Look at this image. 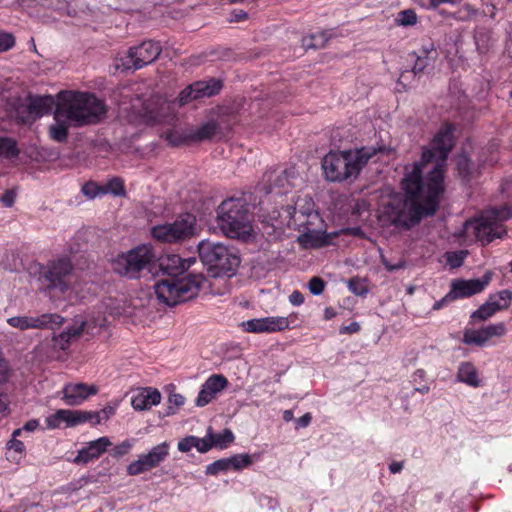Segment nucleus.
Wrapping results in <instances>:
<instances>
[{
	"label": "nucleus",
	"instance_id": "46",
	"mask_svg": "<svg viewBox=\"0 0 512 512\" xmlns=\"http://www.w3.org/2000/svg\"><path fill=\"white\" fill-rule=\"evenodd\" d=\"M133 447V440H124L120 444L116 445L111 452V455L115 458L122 457L130 452Z\"/></svg>",
	"mask_w": 512,
	"mask_h": 512
},
{
	"label": "nucleus",
	"instance_id": "34",
	"mask_svg": "<svg viewBox=\"0 0 512 512\" xmlns=\"http://www.w3.org/2000/svg\"><path fill=\"white\" fill-rule=\"evenodd\" d=\"M209 436H211L213 446L220 449L226 448L234 441V435L229 429H225L223 432L214 435L209 433Z\"/></svg>",
	"mask_w": 512,
	"mask_h": 512
},
{
	"label": "nucleus",
	"instance_id": "18",
	"mask_svg": "<svg viewBox=\"0 0 512 512\" xmlns=\"http://www.w3.org/2000/svg\"><path fill=\"white\" fill-rule=\"evenodd\" d=\"M158 261L163 273L169 276H178L188 270L196 262V258H181L177 254H165Z\"/></svg>",
	"mask_w": 512,
	"mask_h": 512
},
{
	"label": "nucleus",
	"instance_id": "10",
	"mask_svg": "<svg viewBox=\"0 0 512 512\" xmlns=\"http://www.w3.org/2000/svg\"><path fill=\"white\" fill-rule=\"evenodd\" d=\"M196 234V217L190 213L179 215L173 222L155 225L151 235L162 243L175 244L186 241Z\"/></svg>",
	"mask_w": 512,
	"mask_h": 512
},
{
	"label": "nucleus",
	"instance_id": "48",
	"mask_svg": "<svg viewBox=\"0 0 512 512\" xmlns=\"http://www.w3.org/2000/svg\"><path fill=\"white\" fill-rule=\"evenodd\" d=\"M308 288L313 295H320L325 288V282L319 277H313L308 283Z\"/></svg>",
	"mask_w": 512,
	"mask_h": 512
},
{
	"label": "nucleus",
	"instance_id": "22",
	"mask_svg": "<svg viewBox=\"0 0 512 512\" xmlns=\"http://www.w3.org/2000/svg\"><path fill=\"white\" fill-rule=\"evenodd\" d=\"M161 401V394L156 388L145 387L138 389L131 397V405L137 411L149 410Z\"/></svg>",
	"mask_w": 512,
	"mask_h": 512
},
{
	"label": "nucleus",
	"instance_id": "1",
	"mask_svg": "<svg viewBox=\"0 0 512 512\" xmlns=\"http://www.w3.org/2000/svg\"><path fill=\"white\" fill-rule=\"evenodd\" d=\"M454 128L445 124L426 148L421 160L405 167L401 181L404 193H395L383 199L379 209V221L383 226L397 230H409L422 217L433 215L444 191V169L451 151Z\"/></svg>",
	"mask_w": 512,
	"mask_h": 512
},
{
	"label": "nucleus",
	"instance_id": "59",
	"mask_svg": "<svg viewBox=\"0 0 512 512\" xmlns=\"http://www.w3.org/2000/svg\"><path fill=\"white\" fill-rule=\"evenodd\" d=\"M169 403L179 408L184 405L185 398L181 394L173 393L169 395Z\"/></svg>",
	"mask_w": 512,
	"mask_h": 512
},
{
	"label": "nucleus",
	"instance_id": "53",
	"mask_svg": "<svg viewBox=\"0 0 512 512\" xmlns=\"http://www.w3.org/2000/svg\"><path fill=\"white\" fill-rule=\"evenodd\" d=\"M39 426V422L38 420H29L28 422H26V424L23 426V428H20V429H16L14 432H13V436L14 437H17L21 434L22 431H28V432H33L35 431Z\"/></svg>",
	"mask_w": 512,
	"mask_h": 512
},
{
	"label": "nucleus",
	"instance_id": "2",
	"mask_svg": "<svg viewBox=\"0 0 512 512\" xmlns=\"http://www.w3.org/2000/svg\"><path fill=\"white\" fill-rule=\"evenodd\" d=\"M106 106L94 94L78 91H61L57 94L54 123L49 127L52 140H67L70 126L81 127L100 122L106 116Z\"/></svg>",
	"mask_w": 512,
	"mask_h": 512
},
{
	"label": "nucleus",
	"instance_id": "50",
	"mask_svg": "<svg viewBox=\"0 0 512 512\" xmlns=\"http://www.w3.org/2000/svg\"><path fill=\"white\" fill-rule=\"evenodd\" d=\"M73 415H74V426H76L78 424L86 423V422L91 423V416H92L91 411L73 410Z\"/></svg>",
	"mask_w": 512,
	"mask_h": 512
},
{
	"label": "nucleus",
	"instance_id": "17",
	"mask_svg": "<svg viewBox=\"0 0 512 512\" xmlns=\"http://www.w3.org/2000/svg\"><path fill=\"white\" fill-rule=\"evenodd\" d=\"M228 386V380L221 374L210 376L202 385L196 399V405L203 407L211 402L217 393L221 392Z\"/></svg>",
	"mask_w": 512,
	"mask_h": 512
},
{
	"label": "nucleus",
	"instance_id": "21",
	"mask_svg": "<svg viewBox=\"0 0 512 512\" xmlns=\"http://www.w3.org/2000/svg\"><path fill=\"white\" fill-rule=\"evenodd\" d=\"M97 393L95 386L84 383L68 384L63 388L64 401L67 405L77 406L83 403L90 395Z\"/></svg>",
	"mask_w": 512,
	"mask_h": 512
},
{
	"label": "nucleus",
	"instance_id": "33",
	"mask_svg": "<svg viewBox=\"0 0 512 512\" xmlns=\"http://www.w3.org/2000/svg\"><path fill=\"white\" fill-rule=\"evenodd\" d=\"M103 195L112 194L114 196H124L125 188L124 182L121 178L114 177L108 180L105 184L102 185Z\"/></svg>",
	"mask_w": 512,
	"mask_h": 512
},
{
	"label": "nucleus",
	"instance_id": "57",
	"mask_svg": "<svg viewBox=\"0 0 512 512\" xmlns=\"http://www.w3.org/2000/svg\"><path fill=\"white\" fill-rule=\"evenodd\" d=\"M7 446L9 449L14 450L15 452L22 453L25 450V446L22 441L17 440L16 437L13 436V439H11Z\"/></svg>",
	"mask_w": 512,
	"mask_h": 512
},
{
	"label": "nucleus",
	"instance_id": "40",
	"mask_svg": "<svg viewBox=\"0 0 512 512\" xmlns=\"http://www.w3.org/2000/svg\"><path fill=\"white\" fill-rule=\"evenodd\" d=\"M228 470H230L228 458H223V459L214 461L213 463L209 464L206 467L205 472L207 475H217L220 472H225Z\"/></svg>",
	"mask_w": 512,
	"mask_h": 512
},
{
	"label": "nucleus",
	"instance_id": "25",
	"mask_svg": "<svg viewBox=\"0 0 512 512\" xmlns=\"http://www.w3.org/2000/svg\"><path fill=\"white\" fill-rule=\"evenodd\" d=\"M194 92V98L200 99L211 97L219 93L222 88V82L218 79L211 78L207 81H196L191 84Z\"/></svg>",
	"mask_w": 512,
	"mask_h": 512
},
{
	"label": "nucleus",
	"instance_id": "16",
	"mask_svg": "<svg viewBox=\"0 0 512 512\" xmlns=\"http://www.w3.org/2000/svg\"><path fill=\"white\" fill-rule=\"evenodd\" d=\"M242 326L251 333L276 332L288 328L289 322L285 317H265L248 320Z\"/></svg>",
	"mask_w": 512,
	"mask_h": 512
},
{
	"label": "nucleus",
	"instance_id": "32",
	"mask_svg": "<svg viewBox=\"0 0 512 512\" xmlns=\"http://www.w3.org/2000/svg\"><path fill=\"white\" fill-rule=\"evenodd\" d=\"M20 151L17 143L10 137L0 136V156L8 159L18 157Z\"/></svg>",
	"mask_w": 512,
	"mask_h": 512
},
{
	"label": "nucleus",
	"instance_id": "44",
	"mask_svg": "<svg viewBox=\"0 0 512 512\" xmlns=\"http://www.w3.org/2000/svg\"><path fill=\"white\" fill-rule=\"evenodd\" d=\"M298 202L296 203V206H298ZM290 207L287 208V211L288 213L291 215V219L294 221L295 224H298V225H304L305 224V221H304V218L305 217H309L312 215V212L310 210V208L308 207L307 210L303 211V210H298L297 207H294L292 208L293 211L290 212Z\"/></svg>",
	"mask_w": 512,
	"mask_h": 512
},
{
	"label": "nucleus",
	"instance_id": "39",
	"mask_svg": "<svg viewBox=\"0 0 512 512\" xmlns=\"http://www.w3.org/2000/svg\"><path fill=\"white\" fill-rule=\"evenodd\" d=\"M299 240L305 247H321L326 243L322 237L314 235L313 231L304 233Z\"/></svg>",
	"mask_w": 512,
	"mask_h": 512
},
{
	"label": "nucleus",
	"instance_id": "24",
	"mask_svg": "<svg viewBox=\"0 0 512 512\" xmlns=\"http://www.w3.org/2000/svg\"><path fill=\"white\" fill-rule=\"evenodd\" d=\"M57 102L51 95L29 97L28 110L30 114L40 117L48 114Z\"/></svg>",
	"mask_w": 512,
	"mask_h": 512
},
{
	"label": "nucleus",
	"instance_id": "60",
	"mask_svg": "<svg viewBox=\"0 0 512 512\" xmlns=\"http://www.w3.org/2000/svg\"><path fill=\"white\" fill-rule=\"evenodd\" d=\"M289 301L294 306H299L304 302V296L299 291H294L289 296Z\"/></svg>",
	"mask_w": 512,
	"mask_h": 512
},
{
	"label": "nucleus",
	"instance_id": "7",
	"mask_svg": "<svg viewBox=\"0 0 512 512\" xmlns=\"http://www.w3.org/2000/svg\"><path fill=\"white\" fill-rule=\"evenodd\" d=\"M156 259L152 245L141 244L118 254L111 264L115 273L129 279H137L143 271H151Z\"/></svg>",
	"mask_w": 512,
	"mask_h": 512
},
{
	"label": "nucleus",
	"instance_id": "3",
	"mask_svg": "<svg viewBox=\"0 0 512 512\" xmlns=\"http://www.w3.org/2000/svg\"><path fill=\"white\" fill-rule=\"evenodd\" d=\"M382 151V147L374 146L330 151L321 163L325 178L330 182L352 181L358 177L368 161Z\"/></svg>",
	"mask_w": 512,
	"mask_h": 512
},
{
	"label": "nucleus",
	"instance_id": "23",
	"mask_svg": "<svg viewBox=\"0 0 512 512\" xmlns=\"http://www.w3.org/2000/svg\"><path fill=\"white\" fill-rule=\"evenodd\" d=\"M219 130V124L215 120H210L201 124L199 127L188 129V137L191 141L202 142L212 139Z\"/></svg>",
	"mask_w": 512,
	"mask_h": 512
},
{
	"label": "nucleus",
	"instance_id": "20",
	"mask_svg": "<svg viewBox=\"0 0 512 512\" xmlns=\"http://www.w3.org/2000/svg\"><path fill=\"white\" fill-rule=\"evenodd\" d=\"M111 444L112 443L107 436L90 441L87 446L78 451L73 462L76 464H87L88 462L99 458Z\"/></svg>",
	"mask_w": 512,
	"mask_h": 512
},
{
	"label": "nucleus",
	"instance_id": "36",
	"mask_svg": "<svg viewBox=\"0 0 512 512\" xmlns=\"http://www.w3.org/2000/svg\"><path fill=\"white\" fill-rule=\"evenodd\" d=\"M456 165L459 175L469 181L472 177L470 160L466 155H458L456 158Z\"/></svg>",
	"mask_w": 512,
	"mask_h": 512
},
{
	"label": "nucleus",
	"instance_id": "38",
	"mask_svg": "<svg viewBox=\"0 0 512 512\" xmlns=\"http://www.w3.org/2000/svg\"><path fill=\"white\" fill-rule=\"evenodd\" d=\"M396 22L401 26H412L417 22V15L413 9L402 10L398 13Z\"/></svg>",
	"mask_w": 512,
	"mask_h": 512
},
{
	"label": "nucleus",
	"instance_id": "64",
	"mask_svg": "<svg viewBox=\"0 0 512 512\" xmlns=\"http://www.w3.org/2000/svg\"><path fill=\"white\" fill-rule=\"evenodd\" d=\"M404 467V464L403 462H392L390 465H389V471L392 473V474H396V473H399L402 471Z\"/></svg>",
	"mask_w": 512,
	"mask_h": 512
},
{
	"label": "nucleus",
	"instance_id": "13",
	"mask_svg": "<svg viewBox=\"0 0 512 512\" xmlns=\"http://www.w3.org/2000/svg\"><path fill=\"white\" fill-rule=\"evenodd\" d=\"M161 45L154 41H144L128 50L123 65L127 69L138 70L154 62L161 53Z\"/></svg>",
	"mask_w": 512,
	"mask_h": 512
},
{
	"label": "nucleus",
	"instance_id": "9",
	"mask_svg": "<svg viewBox=\"0 0 512 512\" xmlns=\"http://www.w3.org/2000/svg\"><path fill=\"white\" fill-rule=\"evenodd\" d=\"M39 281L46 284L48 290H59L65 293L76 289L78 276L73 270L71 261L66 257L49 261L40 271Z\"/></svg>",
	"mask_w": 512,
	"mask_h": 512
},
{
	"label": "nucleus",
	"instance_id": "54",
	"mask_svg": "<svg viewBox=\"0 0 512 512\" xmlns=\"http://www.w3.org/2000/svg\"><path fill=\"white\" fill-rule=\"evenodd\" d=\"M15 198H16V193L13 190H7L0 197V202L5 207H11L14 204V202H15Z\"/></svg>",
	"mask_w": 512,
	"mask_h": 512
},
{
	"label": "nucleus",
	"instance_id": "56",
	"mask_svg": "<svg viewBox=\"0 0 512 512\" xmlns=\"http://www.w3.org/2000/svg\"><path fill=\"white\" fill-rule=\"evenodd\" d=\"M360 330L358 322H351L349 325L341 326L339 329L340 334H353Z\"/></svg>",
	"mask_w": 512,
	"mask_h": 512
},
{
	"label": "nucleus",
	"instance_id": "63",
	"mask_svg": "<svg viewBox=\"0 0 512 512\" xmlns=\"http://www.w3.org/2000/svg\"><path fill=\"white\" fill-rule=\"evenodd\" d=\"M101 413V416H102V420H107L109 419L112 415H114L115 413V409L111 406H107L105 408H103L101 411H99Z\"/></svg>",
	"mask_w": 512,
	"mask_h": 512
},
{
	"label": "nucleus",
	"instance_id": "58",
	"mask_svg": "<svg viewBox=\"0 0 512 512\" xmlns=\"http://www.w3.org/2000/svg\"><path fill=\"white\" fill-rule=\"evenodd\" d=\"M9 377V368L7 363L0 359V386L3 385Z\"/></svg>",
	"mask_w": 512,
	"mask_h": 512
},
{
	"label": "nucleus",
	"instance_id": "61",
	"mask_svg": "<svg viewBox=\"0 0 512 512\" xmlns=\"http://www.w3.org/2000/svg\"><path fill=\"white\" fill-rule=\"evenodd\" d=\"M8 398L7 395H0V417H4L8 414Z\"/></svg>",
	"mask_w": 512,
	"mask_h": 512
},
{
	"label": "nucleus",
	"instance_id": "5",
	"mask_svg": "<svg viewBox=\"0 0 512 512\" xmlns=\"http://www.w3.org/2000/svg\"><path fill=\"white\" fill-rule=\"evenodd\" d=\"M217 223L230 238H245L252 231L247 205L242 199L223 201L217 210Z\"/></svg>",
	"mask_w": 512,
	"mask_h": 512
},
{
	"label": "nucleus",
	"instance_id": "14",
	"mask_svg": "<svg viewBox=\"0 0 512 512\" xmlns=\"http://www.w3.org/2000/svg\"><path fill=\"white\" fill-rule=\"evenodd\" d=\"M64 318L56 313H45L39 316L20 315L7 319L9 326L25 331L28 329H55L63 324Z\"/></svg>",
	"mask_w": 512,
	"mask_h": 512
},
{
	"label": "nucleus",
	"instance_id": "29",
	"mask_svg": "<svg viewBox=\"0 0 512 512\" xmlns=\"http://www.w3.org/2000/svg\"><path fill=\"white\" fill-rule=\"evenodd\" d=\"M62 423L70 427L74 426L73 410L60 409L46 418L47 427L50 429L58 428Z\"/></svg>",
	"mask_w": 512,
	"mask_h": 512
},
{
	"label": "nucleus",
	"instance_id": "49",
	"mask_svg": "<svg viewBox=\"0 0 512 512\" xmlns=\"http://www.w3.org/2000/svg\"><path fill=\"white\" fill-rule=\"evenodd\" d=\"M15 44V38L10 33H0V52L11 49Z\"/></svg>",
	"mask_w": 512,
	"mask_h": 512
},
{
	"label": "nucleus",
	"instance_id": "47",
	"mask_svg": "<svg viewBox=\"0 0 512 512\" xmlns=\"http://www.w3.org/2000/svg\"><path fill=\"white\" fill-rule=\"evenodd\" d=\"M212 447L213 443L211 440V436H209V434L205 438H198L195 436L194 448H196L200 453H206Z\"/></svg>",
	"mask_w": 512,
	"mask_h": 512
},
{
	"label": "nucleus",
	"instance_id": "8",
	"mask_svg": "<svg viewBox=\"0 0 512 512\" xmlns=\"http://www.w3.org/2000/svg\"><path fill=\"white\" fill-rule=\"evenodd\" d=\"M198 253L215 276L232 275L240 264L239 256L221 243L203 240L198 244Z\"/></svg>",
	"mask_w": 512,
	"mask_h": 512
},
{
	"label": "nucleus",
	"instance_id": "19",
	"mask_svg": "<svg viewBox=\"0 0 512 512\" xmlns=\"http://www.w3.org/2000/svg\"><path fill=\"white\" fill-rule=\"evenodd\" d=\"M489 281V275H485L482 279L456 280L452 283L450 295H452V299L472 296L481 292Z\"/></svg>",
	"mask_w": 512,
	"mask_h": 512
},
{
	"label": "nucleus",
	"instance_id": "42",
	"mask_svg": "<svg viewBox=\"0 0 512 512\" xmlns=\"http://www.w3.org/2000/svg\"><path fill=\"white\" fill-rule=\"evenodd\" d=\"M230 469L239 470L251 464V458L247 454L235 455L228 458Z\"/></svg>",
	"mask_w": 512,
	"mask_h": 512
},
{
	"label": "nucleus",
	"instance_id": "45",
	"mask_svg": "<svg viewBox=\"0 0 512 512\" xmlns=\"http://www.w3.org/2000/svg\"><path fill=\"white\" fill-rule=\"evenodd\" d=\"M483 328L485 330L488 340L491 339L492 337L503 336L506 333V327H505L504 323H502V322L496 323V324H491V325L485 326Z\"/></svg>",
	"mask_w": 512,
	"mask_h": 512
},
{
	"label": "nucleus",
	"instance_id": "37",
	"mask_svg": "<svg viewBox=\"0 0 512 512\" xmlns=\"http://www.w3.org/2000/svg\"><path fill=\"white\" fill-rule=\"evenodd\" d=\"M467 255L468 252L466 250L447 252L446 261L451 268H458L463 264Z\"/></svg>",
	"mask_w": 512,
	"mask_h": 512
},
{
	"label": "nucleus",
	"instance_id": "15",
	"mask_svg": "<svg viewBox=\"0 0 512 512\" xmlns=\"http://www.w3.org/2000/svg\"><path fill=\"white\" fill-rule=\"evenodd\" d=\"M512 300V292L501 290L497 294L491 295L487 302L481 305L471 315L474 320L485 321L492 317L497 311L506 309Z\"/></svg>",
	"mask_w": 512,
	"mask_h": 512
},
{
	"label": "nucleus",
	"instance_id": "26",
	"mask_svg": "<svg viewBox=\"0 0 512 512\" xmlns=\"http://www.w3.org/2000/svg\"><path fill=\"white\" fill-rule=\"evenodd\" d=\"M83 327L84 322H82L78 326L68 327L59 335L54 336L52 339L53 347L60 350H66L69 347L70 343L81 335Z\"/></svg>",
	"mask_w": 512,
	"mask_h": 512
},
{
	"label": "nucleus",
	"instance_id": "52",
	"mask_svg": "<svg viewBox=\"0 0 512 512\" xmlns=\"http://www.w3.org/2000/svg\"><path fill=\"white\" fill-rule=\"evenodd\" d=\"M195 445V436H188L178 442V449L181 452H188Z\"/></svg>",
	"mask_w": 512,
	"mask_h": 512
},
{
	"label": "nucleus",
	"instance_id": "30",
	"mask_svg": "<svg viewBox=\"0 0 512 512\" xmlns=\"http://www.w3.org/2000/svg\"><path fill=\"white\" fill-rule=\"evenodd\" d=\"M488 341L484 328L467 329L463 335V342L467 345L484 346Z\"/></svg>",
	"mask_w": 512,
	"mask_h": 512
},
{
	"label": "nucleus",
	"instance_id": "55",
	"mask_svg": "<svg viewBox=\"0 0 512 512\" xmlns=\"http://www.w3.org/2000/svg\"><path fill=\"white\" fill-rule=\"evenodd\" d=\"M312 420V416L310 413H305L303 416L299 417L295 420V428L301 429L307 427Z\"/></svg>",
	"mask_w": 512,
	"mask_h": 512
},
{
	"label": "nucleus",
	"instance_id": "35",
	"mask_svg": "<svg viewBox=\"0 0 512 512\" xmlns=\"http://www.w3.org/2000/svg\"><path fill=\"white\" fill-rule=\"evenodd\" d=\"M165 139L172 146H179L185 142L191 141L190 137H188V129L184 131L179 130H171L165 133Z\"/></svg>",
	"mask_w": 512,
	"mask_h": 512
},
{
	"label": "nucleus",
	"instance_id": "43",
	"mask_svg": "<svg viewBox=\"0 0 512 512\" xmlns=\"http://www.w3.org/2000/svg\"><path fill=\"white\" fill-rule=\"evenodd\" d=\"M432 59V56H422L420 54H417L415 57V63L412 67L413 74L419 75L423 73L425 68L431 63Z\"/></svg>",
	"mask_w": 512,
	"mask_h": 512
},
{
	"label": "nucleus",
	"instance_id": "51",
	"mask_svg": "<svg viewBox=\"0 0 512 512\" xmlns=\"http://www.w3.org/2000/svg\"><path fill=\"white\" fill-rule=\"evenodd\" d=\"M196 99L197 98H194V92H193L191 85H189L184 90H182L178 97V101L181 106L189 103L192 100H196Z\"/></svg>",
	"mask_w": 512,
	"mask_h": 512
},
{
	"label": "nucleus",
	"instance_id": "6",
	"mask_svg": "<svg viewBox=\"0 0 512 512\" xmlns=\"http://www.w3.org/2000/svg\"><path fill=\"white\" fill-rule=\"evenodd\" d=\"M204 277L201 274H189L181 279H164L155 286V294L159 301L174 306L197 296Z\"/></svg>",
	"mask_w": 512,
	"mask_h": 512
},
{
	"label": "nucleus",
	"instance_id": "62",
	"mask_svg": "<svg viewBox=\"0 0 512 512\" xmlns=\"http://www.w3.org/2000/svg\"><path fill=\"white\" fill-rule=\"evenodd\" d=\"M462 0H429L430 6L432 8H436L442 4H451L455 5L460 3Z\"/></svg>",
	"mask_w": 512,
	"mask_h": 512
},
{
	"label": "nucleus",
	"instance_id": "41",
	"mask_svg": "<svg viewBox=\"0 0 512 512\" xmlns=\"http://www.w3.org/2000/svg\"><path fill=\"white\" fill-rule=\"evenodd\" d=\"M81 191L88 199H94L97 196L103 195L102 185H99L93 181H89V182L85 183L82 186Z\"/></svg>",
	"mask_w": 512,
	"mask_h": 512
},
{
	"label": "nucleus",
	"instance_id": "27",
	"mask_svg": "<svg viewBox=\"0 0 512 512\" xmlns=\"http://www.w3.org/2000/svg\"><path fill=\"white\" fill-rule=\"evenodd\" d=\"M474 40L477 51L480 54H487L490 52L496 43V38L493 32L486 28H479L476 30Z\"/></svg>",
	"mask_w": 512,
	"mask_h": 512
},
{
	"label": "nucleus",
	"instance_id": "11",
	"mask_svg": "<svg viewBox=\"0 0 512 512\" xmlns=\"http://www.w3.org/2000/svg\"><path fill=\"white\" fill-rule=\"evenodd\" d=\"M169 452L170 444L166 441L153 446L147 453L140 454L127 466V474L136 476L158 467L167 459Z\"/></svg>",
	"mask_w": 512,
	"mask_h": 512
},
{
	"label": "nucleus",
	"instance_id": "4",
	"mask_svg": "<svg viewBox=\"0 0 512 512\" xmlns=\"http://www.w3.org/2000/svg\"><path fill=\"white\" fill-rule=\"evenodd\" d=\"M512 217V209L504 205L484 211L478 218L467 220L455 236L464 243L481 242L482 245L506 235L503 222Z\"/></svg>",
	"mask_w": 512,
	"mask_h": 512
},
{
	"label": "nucleus",
	"instance_id": "28",
	"mask_svg": "<svg viewBox=\"0 0 512 512\" xmlns=\"http://www.w3.org/2000/svg\"><path fill=\"white\" fill-rule=\"evenodd\" d=\"M457 380L471 387H478L480 385L477 369L471 362H462L459 365Z\"/></svg>",
	"mask_w": 512,
	"mask_h": 512
},
{
	"label": "nucleus",
	"instance_id": "31",
	"mask_svg": "<svg viewBox=\"0 0 512 512\" xmlns=\"http://www.w3.org/2000/svg\"><path fill=\"white\" fill-rule=\"evenodd\" d=\"M329 38L330 34L327 31H322L303 38L302 42L303 46L307 49H320L325 47Z\"/></svg>",
	"mask_w": 512,
	"mask_h": 512
},
{
	"label": "nucleus",
	"instance_id": "12",
	"mask_svg": "<svg viewBox=\"0 0 512 512\" xmlns=\"http://www.w3.org/2000/svg\"><path fill=\"white\" fill-rule=\"evenodd\" d=\"M298 173L294 166L286 169H273L267 171L263 179V189L267 194H285L295 185Z\"/></svg>",
	"mask_w": 512,
	"mask_h": 512
}]
</instances>
